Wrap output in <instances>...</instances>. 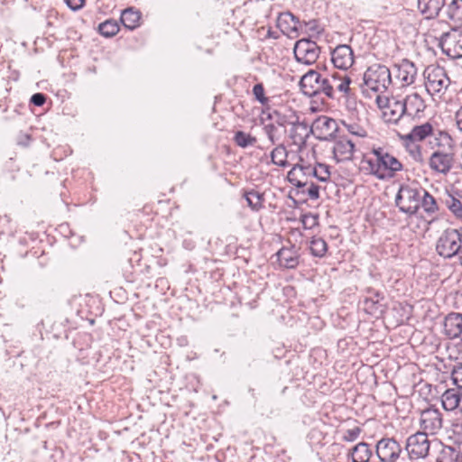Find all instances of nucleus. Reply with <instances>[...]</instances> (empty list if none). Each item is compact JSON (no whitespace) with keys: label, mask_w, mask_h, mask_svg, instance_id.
<instances>
[{"label":"nucleus","mask_w":462,"mask_h":462,"mask_svg":"<svg viewBox=\"0 0 462 462\" xmlns=\"http://www.w3.org/2000/svg\"><path fill=\"white\" fill-rule=\"evenodd\" d=\"M378 179L383 180L387 175H376ZM389 177H392L393 175H388Z\"/></svg>","instance_id":"052dcab7"},{"label":"nucleus","mask_w":462,"mask_h":462,"mask_svg":"<svg viewBox=\"0 0 462 462\" xmlns=\"http://www.w3.org/2000/svg\"><path fill=\"white\" fill-rule=\"evenodd\" d=\"M420 427L422 433L429 436L437 435L443 428V417L438 409L429 408L421 411Z\"/></svg>","instance_id":"6e6552de"},{"label":"nucleus","mask_w":462,"mask_h":462,"mask_svg":"<svg viewBox=\"0 0 462 462\" xmlns=\"http://www.w3.org/2000/svg\"><path fill=\"white\" fill-rule=\"evenodd\" d=\"M344 127L347 130V132L349 134H351L353 135H356L358 137L366 136L365 129L357 124H345L344 123Z\"/></svg>","instance_id":"79ce46f5"},{"label":"nucleus","mask_w":462,"mask_h":462,"mask_svg":"<svg viewBox=\"0 0 462 462\" xmlns=\"http://www.w3.org/2000/svg\"><path fill=\"white\" fill-rule=\"evenodd\" d=\"M267 118L274 121L275 116L273 114V111L268 114Z\"/></svg>","instance_id":"13d9d810"},{"label":"nucleus","mask_w":462,"mask_h":462,"mask_svg":"<svg viewBox=\"0 0 462 462\" xmlns=\"http://www.w3.org/2000/svg\"><path fill=\"white\" fill-rule=\"evenodd\" d=\"M273 114L275 116L274 122L277 126L282 129H285V125L287 124V118L285 116H282L277 110H273Z\"/></svg>","instance_id":"a18cd8bd"},{"label":"nucleus","mask_w":462,"mask_h":462,"mask_svg":"<svg viewBox=\"0 0 462 462\" xmlns=\"http://www.w3.org/2000/svg\"><path fill=\"white\" fill-rule=\"evenodd\" d=\"M406 119H420L426 108L423 98L417 93L406 96L401 100Z\"/></svg>","instance_id":"9b49d317"},{"label":"nucleus","mask_w":462,"mask_h":462,"mask_svg":"<svg viewBox=\"0 0 462 462\" xmlns=\"http://www.w3.org/2000/svg\"><path fill=\"white\" fill-rule=\"evenodd\" d=\"M233 140L235 143L241 148L254 146L257 142L254 136L244 131L236 132Z\"/></svg>","instance_id":"7c9ffc66"},{"label":"nucleus","mask_w":462,"mask_h":462,"mask_svg":"<svg viewBox=\"0 0 462 462\" xmlns=\"http://www.w3.org/2000/svg\"><path fill=\"white\" fill-rule=\"evenodd\" d=\"M312 173H313V174H316V173H317V170H316V169H313V170H312Z\"/></svg>","instance_id":"e2e57ef3"},{"label":"nucleus","mask_w":462,"mask_h":462,"mask_svg":"<svg viewBox=\"0 0 462 462\" xmlns=\"http://www.w3.org/2000/svg\"><path fill=\"white\" fill-rule=\"evenodd\" d=\"M293 51L296 60L304 65H312L320 54V48L310 39L299 40L295 43Z\"/></svg>","instance_id":"423d86ee"},{"label":"nucleus","mask_w":462,"mask_h":462,"mask_svg":"<svg viewBox=\"0 0 462 462\" xmlns=\"http://www.w3.org/2000/svg\"><path fill=\"white\" fill-rule=\"evenodd\" d=\"M424 74L427 79L426 88L429 91L439 93L447 89L450 84V79L441 67H428Z\"/></svg>","instance_id":"9d476101"},{"label":"nucleus","mask_w":462,"mask_h":462,"mask_svg":"<svg viewBox=\"0 0 462 462\" xmlns=\"http://www.w3.org/2000/svg\"><path fill=\"white\" fill-rule=\"evenodd\" d=\"M372 456V451L365 442H360L352 448V462H368Z\"/></svg>","instance_id":"cd10ccee"},{"label":"nucleus","mask_w":462,"mask_h":462,"mask_svg":"<svg viewBox=\"0 0 462 462\" xmlns=\"http://www.w3.org/2000/svg\"><path fill=\"white\" fill-rule=\"evenodd\" d=\"M433 126L430 123L427 122L420 125H414L411 131L406 134L407 139L422 141L426 137L432 134Z\"/></svg>","instance_id":"bb28decb"},{"label":"nucleus","mask_w":462,"mask_h":462,"mask_svg":"<svg viewBox=\"0 0 462 462\" xmlns=\"http://www.w3.org/2000/svg\"><path fill=\"white\" fill-rule=\"evenodd\" d=\"M462 248L461 234L457 229L445 230L438 239L436 250L439 255L450 258Z\"/></svg>","instance_id":"f03ea898"},{"label":"nucleus","mask_w":462,"mask_h":462,"mask_svg":"<svg viewBox=\"0 0 462 462\" xmlns=\"http://www.w3.org/2000/svg\"><path fill=\"white\" fill-rule=\"evenodd\" d=\"M331 60L337 69L346 71L354 63V52L347 44L337 46L331 52Z\"/></svg>","instance_id":"ddd939ff"},{"label":"nucleus","mask_w":462,"mask_h":462,"mask_svg":"<svg viewBox=\"0 0 462 462\" xmlns=\"http://www.w3.org/2000/svg\"><path fill=\"white\" fill-rule=\"evenodd\" d=\"M459 412L462 413V390H461V393H460V401H459Z\"/></svg>","instance_id":"bf43d9fd"},{"label":"nucleus","mask_w":462,"mask_h":462,"mask_svg":"<svg viewBox=\"0 0 462 462\" xmlns=\"http://www.w3.org/2000/svg\"><path fill=\"white\" fill-rule=\"evenodd\" d=\"M445 205L457 218H462V202L459 199L448 194L445 199Z\"/></svg>","instance_id":"f704fd0d"},{"label":"nucleus","mask_w":462,"mask_h":462,"mask_svg":"<svg viewBox=\"0 0 462 462\" xmlns=\"http://www.w3.org/2000/svg\"><path fill=\"white\" fill-rule=\"evenodd\" d=\"M391 83L392 73L384 65L374 64L364 74V85L374 92H384Z\"/></svg>","instance_id":"f257e3e1"},{"label":"nucleus","mask_w":462,"mask_h":462,"mask_svg":"<svg viewBox=\"0 0 462 462\" xmlns=\"http://www.w3.org/2000/svg\"><path fill=\"white\" fill-rule=\"evenodd\" d=\"M460 2H462V0H460Z\"/></svg>","instance_id":"338daca9"},{"label":"nucleus","mask_w":462,"mask_h":462,"mask_svg":"<svg viewBox=\"0 0 462 462\" xmlns=\"http://www.w3.org/2000/svg\"><path fill=\"white\" fill-rule=\"evenodd\" d=\"M444 5L445 0H418V8L427 19L438 16Z\"/></svg>","instance_id":"412c9836"},{"label":"nucleus","mask_w":462,"mask_h":462,"mask_svg":"<svg viewBox=\"0 0 462 462\" xmlns=\"http://www.w3.org/2000/svg\"><path fill=\"white\" fill-rule=\"evenodd\" d=\"M311 133L319 140L335 139L343 132L337 122L327 116H319L312 124Z\"/></svg>","instance_id":"20e7f679"},{"label":"nucleus","mask_w":462,"mask_h":462,"mask_svg":"<svg viewBox=\"0 0 462 462\" xmlns=\"http://www.w3.org/2000/svg\"><path fill=\"white\" fill-rule=\"evenodd\" d=\"M310 251L315 257H324L328 251V244L323 238L313 236L310 243Z\"/></svg>","instance_id":"c756f323"},{"label":"nucleus","mask_w":462,"mask_h":462,"mask_svg":"<svg viewBox=\"0 0 462 462\" xmlns=\"http://www.w3.org/2000/svg\"><path fill=\"white\" fill-rule=\"evenodd\" d=\"M376 456L381 462H397L402 448L393 438H383L376 444Z\"/></svg>","instance_id":"1a4fd4ad"},{"label":"nucleus","mask_w":462,"mask_h":462,"mask_svg":"<svg viewBox=\"0 0 462 462\" xmlns=\"http://www.w3.org/2000/svg\"><path fill=\"white\" fill-rule=\"evenodd\" d=\"M31 102L37 106H42L46 102V96L42 93H35L31 97Z\"/></svg>","instance_id":"49530a36"},{"label":"nucleus","mask_w":462,"mask_h":462,"mask_svg":"<svg viewBox=\"0 0 462 462\" xmlns=\"http://www.w3.org/2000/svg\"><path fill=\"white\" fill-rule=\"evenodd\" d=\"M441 46L447 55L462 57V31L454 30L442 34Z\"/></svg>","instance_id":"f8f14e48"},{"label":"nucleus","mask_w":462,"mask_h":462,"mask_svg":"<svg viewBox=\"0 0 462 462\" xmlns=\"http://www.w3.org/2000/svg\"><path fill=\"white\" fill-rule=\"evenodd\" d=\"M287 176H288L289 180H290L291 182H293V181H294V180H293V179L290 178V176H291V175H287Z\"/></svg>","instance_id":"680f3d73"},{"label":"nucleus","mask_w":462,"mask_h":462,"mask_svg":"<svg viewBox=\"0 0 462 462\" xmlns=\"http://www.w3.org/2000/svg\"><path fill=\"white\" fill-rule=\"evenodd\" d=\"M119 31V25L116 21L109 19L101 23L98 26V32L105 37L115 36Z\"/></svg>","instance_id":"473e14b6"},{"label":"nucleus","mask_w":462,"mask_h":462,"mask_svg":"<svg viewBox=\"0 0 462 462\" xmlns=\"http://www.w3.org/2000/svg\"><path fill=\"white\" fill-rule=\"evenodd\" d=\"M453 158L448 153L435 152L430 160V168L439 173H446L449 171Z\"/></svg>","instance_id":"aec40b11"},{"label":"nucleus","mask_w":462,"mask_h":462,"mask_svg":"<svg viewBox=\"0 0 462 462\" xmlns=\"http://www.w3.org/2000/svg\"><path fill=\"white\" fill-rule=\"evenodd\" d=\"M272 162L281 167L287 166L288 161H287V152L283 145H278L276 148L273 149L271 154Z\"/></svg>","instance_id":"72a5a7b5"},{"label":"nucleus","mask_w":462,"mask_h":462,"mask_svg":"<svg viewBox=\"0 0 462 462\" xmlns=\"http://www.w3.org/2000/svg\"><path fill=\"white\" fill-rule=\"evenodd\" d=\"M382 117L386 124L398 125L406 120L401 100L391 98L390 104L383 111Z\"/></svg>","instance_id":"f3484780"},{"label":"nucleus","mask_w":462,"mask_h":462,"mask_svg":"<svg viewBox=\"0 0 462 462\" xmlns=\"http://www.w3.org/2000/svg\"><path fill=\"white\" fill-rule=\"evenodd\" d=\"M245 198L247 201L248 206L253 210H258L262 208L263 196L259 192L254 190L247 191L245 194Z\"/></svg>","instance_id":"c9c22d12"},{"label":"nucleus","mask_w":462,"mask_h":462,"mask_svg":"<svg viewBox=\"0 0 462 462\" xmlns=\"http://www.w3.org/2000/svg\"><path fill=\"white\" fill-rule=\"evenodd\" d=\"M300 220L306 230H310L319 226V215L313 213H304L300 215Z\"/></svg>","instance_id":"e433bc0d"},{"label":"nucleus","mask_w":462,"mask_h":462,"mask_svg":"<svg viewBox=\"0 0 462 462\" xmlns=\"http://www.w3.org/2000/svg\"><path fill=\"white\" fill-rule=\"evenodd\" d=\"M140 12L130 7L122 12L120 21L125 28L134 30L140 25Z\"/></svg>","instance_id":"a878e982"},{"label":"nucleus","mask_w":462,"mask_h":462,"mask_svg":"<svg viewBox=\"0 0 462 462\" xmlns=\"http://www.w3.org/2000/svg\"><path fill=\"white\" fill-rule=\"evenodd\" d=\"M459 389H448L441 395L442 407L448 411H459L460 401Z\"/></svg>","instance_id":"5701e85b"},{"label":"nucleus","mask_w":462,"mask_h":462,"mask_svg":"<svg viewBox=\"0 0 462 462\" xmlns=\"http://www.w3.org/2000/svg\"><path fill=\"white\" fill-rule=\"evenodd\" d=\"M253 94L255 99L264 106H268L269 98L264 95V88L262 83L255 84L253 88Z\"/></svg>","instance_id":"ea45409f"},{"label":"nucleus","mask_w":462,"mask_h":462,"mask_svg":"<svg viewBox=\"0 0 462 462\" xmlns=\"http://www.w3.org/2000/svg\"><path fill=\"white\" fill-rule=\"evenodd\" d=\"M337 138L332 149L334 159L337 162L351 160L355 150L354 143L341 134Z\"/></svg>","instance_id":"dca6fc26"},{"label":"nucleus","mask_w":462,"mask_h":462,"mask_svg":"<svg viewBox=\"0 0 462 462\" xmlns=\"http://www.w3.org/2000/svg\"><path fill=\"white\" fill-rule=\"evenodd\" d=\"M360 432L361 430L358 427L349 429L344 433L343 439L348 442L355 441L358 438Z\"/></svg>","instance_id":"c03bdc74"},{"label":"nucleus","mask_w":462,"mask_h":462,"mask_svg":"<svg viewBox=\"0 0 462 462\" xmlns=\"http://www.w3.org/2000/svg\"><path fill=\"white\" fill-rule=\"evenodd\" d=\"M420 192L411 186H402L396 196V205L401 211L412 215L417 212L420 203Z\"/></svg>","instance_id":"7ed1b4c3"},{"label":"nucleus","mask_w":462,"mask_h":462,"mask_svg":"<svg viewBox=\"0 0 462 462\" xmlns=\"http://www.w3.org/2000/svg\"><path fill=\"white\" fill-rule=\"evenodd\" d=\"M447 353L451 360H462V340L448 344Z\"/></svg>","instance_id":"4c0bfd02"},{"label":"nucleus","mask_w":462,"mask_h":462,"mask_svg":"<svg viewBox=\"0 0 462 462\" xmlns=\"http://www.w3.org/2000/svg\"><path fill=\"white\" fill-rule=\"evenodd\" d=\"M460 263L462 264V255L459 256Z\"/></svg>","instance_id":"69168bd1"},{"label":"nucleus","mask_w":462,"mask_h":462,"mask_svg":"<svg viewBox=\"0 0 462 462\" xmlns=\"http://www.w3.org/2000/svg\"><path fill=\"white\" fill-rule=\"evenodd\" d=\"M460 0H452L447 7L448 17L451 20L456 19L459 14Z\"/></svg>","instance_id":"37998d69"},{"label":"nucleus","mask_w":462,"mask_h":462,"mask_svg":"<svg viewBox=\"0 0 462 462\" xmlns=\"http://www.w3.org/2000/svg\"><path fill=\"white\" fill-rule=\"evenodd\" d=\"M365 308L366 310H369L370 309H373V308L376 309L375 302H374L372 300L366 299L365 300Z\"/></svg>","instance_id":"603ef678"},{"label":"nucleus","mask_w":462,"mask_h":462,"mask_svg":"<svg viewBox=\"0 0 462 462\" xmlns=\"http://www.w3.org/2000/svg\"><path fill=\"white\" fill-rule=\"evenodd\" d=\"M319 167L320 168H323L324 171H326V173H330L329 171H328V165H325V164H319Z\"/></svg>","instance_id":"4d7b16f0"},{"label":"nucleus","mask_w":462,"mask_h":462,"mask_svg":"<svg viewBox=\"0 0 462 462\" xmlns=\"http://www.w3.org/2000/svg\"><path fill=\"white\" fill-rule=\"evenodd\" d=\"M85 0H66L67 5L73 11L81 9L84 5Z\"/></svg>","instance_id":"de8ad7c7"},{"label":"nucleus","mask_w":462,"mask_h":462,"mask_svg":"<svg viewBox=\"0 0 462 462\" xmlns=\"http://www.w3.org/2000/svg\"><path fill=\"white\" fill-rule=\"evenodd\" d=\"M315 177H318L319 180L320 181H328L329 180L330 175L323 176V175H314Z\"/></svg>","instance_id":"864d4df0"},{"label":"nucleus","mask_w":462,"mask_h":462,"mask_svg":"<svg viewBox=\"0 0 462 462\" xmlns=\"http://www.w3.org/2000/svg\"><path fill=\"white\" fill-rule=\"evenodd\" d=\"M403 140V145L405 146L406 151L411 156V158L415 162H421L422 155L420 151V146L418 144V141L407 139L406 135L402 137Z\"/></svg>","instance_id":"2f4dec72"},{"label":"nucleus","mask_w":462,"mask_h":462,"mask_svg":"<svg viewBox=\"0 0 462 462\" xmlns=\"http://www.w3.org/2000/svg\"><path fill=\"white\" fill-rule=\"evenodd\" d=\"M374 153L378 162V170L382 167L392 171H398L402 169V163L394 156L382 151H375Z\"/></svg>","instance_id":"b1692460"},{"label":"nucleus","mask_w":462,"mask_h":462,"mask_svg":"<svg viewBox=\"0 0 462 462\" xmlns=\"http://www.w3.org/2000/svg\"><path fill=\"white\" fill-rule=\"evenodd\" d=\"M263 130L273 145L281 143L286 132L285 129L280 128L275 124H267L263 126Z\"/></svg>","instance_id":"c85d7f7f"},{"label":"nucleus","mask_w":462,"mask_h":462,"mask_svg":"<svg viewBox=\"0 0 462 462\" xmlns=\"http://www.w3.org/2000/svg\"><path fill=\"white\" fill-rule=\"evenodd\" d=\"M310 132L311 131L309 129L308 125L300 122L293 123L290 129V138L293 144L300 146L305 143Z\"/></svg>","instance_id":"393cba45"},{"label":"nucleus","mask_w":462,"mask_h":462,"mask_svg":"<svg viewBox=\"0 0 462 462\" xmlns=\"http://www.w3.org/2000/svg\"><path fill=\"white\" fill-rule=\"evenodd\" d=\"M375 101H376L378 107L383 109V110H385V107H387V106L390 104L391 99H389L388 97H385L377 96Z\"/></svg>","instance_id":"09e8293b"},{"label":"nucleus","mask_w":462,"mask_h":462,"mask_svg":"<svg viewBox=\"0 0 462 462\" xmlns=\"http://www.w3.org/2000/svg\"><path fill=\"white\" fill-rule=\"evenodd\" d=\"M451 379L457 389L462 390V362L457 363L452 370Z\"/></svg>","instance_id":"a19ab883"},{"label":"nucleus","mask_w":462,"mask_h":462,"mask_svg":"<svg viewBox=\"0 0 462 462\" xmlns=\"http://www.w3.org/2000/svg\"><path fill=\"white\" fill-rule=\"evenodd\" d=\"M350 83L351 79L346 74L333 73L329 76L328 75V80L325 82L326 97L333 98L335 89L348 94Z\"/></svg>","instance_id":"4468645a"},{"label":"nucleus","mask_w":462,"mask_h":462,"mask_svg":"<svg viewBox=\"0 0 462 462\" xmlns=\"http://www.w3.org/2000/svg\"><path fill=\"white\" fill-rule=\"evenodd\" d=\"M308 194L312 199H319V187L317 185L311 184L308 189Z\"/></svg>","instance_id":"8fccbe9b"},{"label":"nucleus","mask_w":462,"mask_h":462,"mask_svg":"<svg viewBox=\"0 0 462 462\" xmlns=\"http://www.w3.org/2000/svg\"><path fill=\"white\" fill-rule=\"evenodd\" d=\"M456 121L457 127L460 131H462V106L456 114Z\"/></svg>","instance_id":"3c124183"},{"label":"nucleus","mask_w":462,"mask_h":462,"mask_svg":"<svg viewBox=\"0 0 462 462\" xmlns=\"http://www.w3.org/2000/svg\"><path fill=\"white\" fill-rule=\"evenodd\" d=\"M327 80L328 75L323 76L318 71L310 69L301 77L300 86L302 93L308 97L326 95L325 82Z\"/></svg>","instance_id":"39448f33"},{"label":"nucleus","mask_w":462,"mask_h":462,"mask_svg":"<svg viewBox=\"0 0 462 462\" xmlns=\"http://www.w3.org/2000/svg\"><path fill=\"white\" fill-rule=\"evenodd\" d=\"M310 30L315 31L316 30V22L311 21L308 23Z\"/></svg>","instance_id":"6e6d98bb"},{"label":"nucleus","mask_w":462,"mask_h":462,"mask_svg":"<svg viewBox=\"0 0 462 462\" xmlns=\"http://www.w3.org/2000/svg\"><path fill=\"white\" fill-rule=\"evenodd\" d=\"M395 78L399 79L402 86L411 85L417 77V68L413 62L404 59L399 64L393 66Z\"/></svg>","instance_id":"2eb2a0df"},{"label":"nucleus","mask_w":462,"mask_h":462,"mask_svg":"<svg viewBox=\"0 0 462 462\" xmlns=\"http://www.w3.org/2000/svg\"><path fill=\"white\" fill-rule=\"evenodd\" d=\"M276 256L280 265L284 268L292 269L299 264L300 254L294 246L281 248Z\"/></svg>","instance_id":"6ab92c4d"},{"label":"nucleus","mask_w":462,"mask_h":462,"mask_svg":"<svg viewBox=\"0 0 462 462\" xmlns=\"http://www.w3.org/2000/svg\"><path fill=\"white\" fill-rule=\"evenodd\" d=\"M429 435L418 431L411 435L406 441V450L411 459L425 458L430 452Z\"/></svg>","instance_id":"0eeeda50"},{"label":"nucleus","mask_w":462,"mask_h":462,"mask_svg":"<svg viewBox=\"0 0 462 462\" xmlns=\"http://www.w3.org/2000/svg\"><path fill=\"white\" fill-rule=\"evenodd\" d=\"M299 168L300 171L303 170V167L302 166H300L299 164H294L291 169L287 172L288 174H291L294 171H296V169Z\"/></svg>","instance_id":"5fc2aeb1"},{"label":"nucleus","mask_w":462,"mask_h":462,"mask_svg":"<svg viewBox=\"0 0 462 462\" xmlns=\"http://www.w3.org/2000/svg\"><path fill=\"white\" fill-rule=\"evenodd\" d=\"M421 192H423L421 207L427 213H434L438 208L434 198L424 189H421Z\"/></svg>","instance_id":"58836bf2"},{"label":"nucleus","mask_w":462,"mask_h":462,"mask_svg":"<svg viewBox=\"0 0 462 462\" xmlns=\"http://www.w3.org/2000/svg\"><path fill=\"white\" fill-rule=\"evenodd\" d=\"M443 332L448 337H457L462 333V314L452 312L443 321Z\"/></svg>","instance_id":"a211bd4d"},{"label":"nucleus","mask_w":462,"mask_h":462,"mask_svg":"<svg viewBox=\"0 0 462 462\" xmlns=\"http://www.w3.org/2000/svg\"><path fill=\"white\" fill-rule=\"evenodd\" d=\"M299 23V18L292 14L291 12L280 14L277 19V26L283 33L287 34L291 32H296L298 31Z\"/></svg>","instance_id":"4be33fe9"},{"label":"nucleus","mask_w":462,"mask_h":462,"mask_svg":"<svg viewBox=\"0 0 462 462\" xmlns=\"http://www.w3.org/2000/svg\"><path fill=\"white\" fill-rule=\"evenodd\" d=\"M436 462H443L440 458H437Z\"/></svg>","instance_id":"0e129e2a"}]
</instances>
